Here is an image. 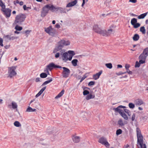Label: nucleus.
Masks as SVG:
<instances>
[{"instance_id": "obj_1", "label": "nucleus", "mask_w": 148, "mask_h": 148, "mask_svg": "<svg viewBox=\"0 0 148 148\" xmlns=\"http://www.w3.org/2000/svg\"><path fill=\"white\" fill-rule=\"evenodd\" d=\"M70 44V42L66 39H63L59 41L53 50L55 58L60 57V58L64 62H66L68 60H71L73 56L75 54L74 51L71 50L67 51L63 48L64 46H69Z\"/></svg>"}, {"instance_id": "obj_2", "label": "nucleus", "mask_w": 148, "mask_h": 148, "mask_svg": "<svg viewBox=\"0 0 148 148\" xmlns=\"http://www.w3.org/2000/svg\"><path fill=\"white\" fill-rule=\"evenodd\" d=\"M94 31L106 37L110 35L109 32L110 31L106 30L104 28L101 29L97 25H95L93 28Z\"/></svg>"}, {"instance_id": "obj_3", "label": "nucleus", "mask_w": 148, "mask_h": 148, "mask_svg": "<svg viewBox=\"0 0 148 148\" xmlns=\"http://www.w3.org/2000/svg\"><path fill=\"white\" fill-rule=\"evenodd\" d=\"M25 18L26 16L25 14H19L16 16L14 23L16 24L20 25L24 21Z\"/></svg>"}, {"instance_id": "obj_4", "label": "nucleus", "mask_w": 148, "mask_h": 148, "mask_svg": "<svg viewBox=\"0 0 148 148\" xmlns=\"http://www.w3.org/2000/svg\"><path fill=\"white\" fill-rule=\"evenodd\" d=\"M16 66H12L8 68V77L11 78L16 74Z\"/></svg>"}, {"instance_id": "obj_5", "label": "nucleus", "mask_w": 148, "mask_h": 148, "mask_svg": "<svg viewBox=\"0 0 148 148\" xmlns=\"http://www.w3.org/2000/svg\"><path fill=\"white\" fill-rule=\"evenodd\" d=\"M137 135V144L145 143L144 141L143 136L141 134V131L140 129H136Z\"/></svg>"}, {"instance_id": "obj_6", "label": "nucleus", "mask_w": 148, "mask_h": 148, "mask_svg": "<svg viewBox=\"0 0 148 148\" xmlns=\"http://www.w3.org/2000/svg\"><path fill=\"white\" fill-rule=\"evenodd\" d=\"M45 31L49 35L51 36H54L56 33V30L53 28L51 26L46 28L45 29Z\"/></svg>"}, {"instance_id": "obj_7", "label": "nucleus", "mask_w": 148, "mask_h": 148, "mask_svg": "<svg viewBox=\"0 0 148 148\" xmlns=\"http://www.w3.org/2000/svg\"><path fill=\"white\" fill-rule=\"evenodd\" d=\"M53 68H60L61 67L59 66L56 65L53 63H51L47 65L46 69L44 70V72H46L48 74H49L48 70L51 71Z\"/></svg>"}, {"instance_id": "obj_8", "label": "nucleus", "mask_w": 148, "mask_h": 148, "mask_svg": "<svg viewBox=\"0 0 148 148\" xmlns=\"http://www.w3.org/2000/svg\"><path fill=\"white\" fill-rule=\"evenodd\" d=\"M83 95L85 96V98L86 100H89L91 99H92L95 98V95L90 93L89 91L84 90L83 92Z\"/></svg>"}, {"instance_id": "obj_9", "label": "nucleus", "mask_w": 148, "mask_h": 148, "mask_svg": "<svg viewBox=\"0 0 148 148\" xmlns=\"http://www.w3.org/2000/svg\"><path fill=\"white\" fill-rule=\"evenodd\" d=\"M137 19L135 18H132L131 21V24L135 29L139 27L140 25V24L139 23H137Z\"/></svg>"}, {"instance_id": "obj_10", "label": "nucleus", "mask_w": 148, "mask_h": 148, "mask_svg": "<svg viewBox=\"0 0 148 148\" xmlns=\"http://www.w3.org/2000/svg\"><path fill=\"white\" fill-rule=\"evenodd\" d=\"M125 108V106L121 105L119 106L117 108H114L113 109L116 112H118L121 115L124 112V109Z\"/></svg>"}, {"instance_id": "obj_11", "label": "nucleus", "mask_w": 148, "mask_h": 148, "mask_svg": "<svg viewBox=\"0 0 148 148\" xmlns=\"http://www.w3.org/2000/svg\"><path fill=\"white\" fill-rule=\"evenodd\" d=\"M1 10L3 11L5 14L6 17H9L11 15V10L8 8H5V7L1 8Z\"/></svg>"}, {"instance_id": "obj_12", "label": "nucleus", "mask_w": 148, "mask_h": 148, "mask_svg": "<svg viewBox=\"0 0 148 148\" xmlns=\"http://www.w3.org/2000/svg\"><path fill=\"white\" fill-rule=\"evenodd\" d=\"M72 139L75 143H78L80 141V137L77 134H74L72 136Z\"/></svg>"}, {"instance_id": "obj_13", "label": "nucleus", "mask_w": 148, "mask_h": 148, "mask_svg": "<svg viewBox=\"0 0 148 148\" xmlns=\"http://www.w3.org/2000/svg\"><path fill=\"white\" fill-rule=\"evenodd\" d=\"M63 76L64 77H67L70 73V71L68 69L65 67H63Z\"/></svg>"}, {"instance_id": "obj_14", "label": "nucleus", "mask_w": 148, "mask_h": 148, "mask_svg": "<svg viewBox=\"0 0 148 148\" xmlns=\"http://www.w3.org/2000/svg\"><path fill=\"white\" fill-rule=\"evenodd\" d=\"M49 11V9L47 7V5L43 8V10L41 12V16L42 17H44L46 16Z\"/></svg>"}, {"instance_id": "obj_15", "label": "nucleus", "mask_w": 148, "mask_h": 148, "mask_svg": "<svg viewBox=\"0 0 148 148\" xmlns=\"http://www.w3.org/2000/svg\"><path fill=\"white\" fill-rule=\"evenodd\" d=\"M102 73V71H99L98 73L94 74L93 75V78L95 80H96L98 79L100 77V75Z\"/></svg>"}, {"instance_id": "obj_16", "label": "nucleus", "mask_w": 148, "mask_h": 148, "mask_svg": "<svg viewBox=\"0 0 148 148\" xmlns=\"http://www.w3.org/2000/svg\"><path fill=\"white\" fill-rule=\"evenodd\" d=\"M47 7L49 9V10H50L52 12L56 11V7H55L52 5H47Z\"/></svg>"}, {"instance_id": "obj_17", "label": "nucleus", "mask_w": 148, "mask_h": 148, "mask_svg": "<svg viewBox=\"0 0 148 148\" xmlns=\"http://www.w3.org/2000/svg\"><path fill=\"white\" fill-rule=\"evenodd\" d=\"M77 3L76 0H75L73 1L68 3L66 6V7H70L74 6Z\"/></svg>"}, {"instance_id": "obj_18", "label": "nucleus", "mask_w": 148, "mask_h": 148, "mask_svg": "<svg viewBox=\"0 0 148 148\" xmlns=\"http://www.w3.org/2000/svg\"><path fill=\"white\" fill-rule=\"evenodd\" d=\"M64 90H62L55 97V99H58L62 96L64 92Z\"/></svg>"}, {"instance_id": "obj_19", "label": "nucleus", "mask_w": 148, "mask_h": 148, "mask_svg": "<svg viewBox=\"0 0 148 148\" xmlns=\"http://www.w3.org/2000/svg\"><path fill=\"white\" fill-rule=\"evenodd\" d=\"M116 27V26L115 25H110L109 27V28L108 29V31H110V34H111L113 32H114V29H115Z\"/></svg>"}, {"instance_id": "obj_20", "label": "nucleus", "mask_w": 148, "mask_h": 148, "mask_svg": "<svg viewBox=\"0 0 148 148\" xmlns=\"http://www.w3.org/2000/svg\"><path fill=\"white\" fill-rule=\"evenodd\" d=\"M46 87H44L42 88L39 92L35 96L37 98L46 89Z\"/></svg>"}, {"instance_id": "obj_21", "label": "nucleus", "mask_w": 148, "mask_h": 148, "mask_svg": "<svg viewBox=\"0 0 148 148\" xmlns=\"http://www.w3.org/2000/svg\"><path fill=\"white\" fill-rule=\"evenodd\" d=\"M118 125L121 126H123L125 125V124L127 123L126 122H124L123 120L121 119H120L118 120Z\"/></svg>"}, {"instance_id": "obj_22", "label": "nucleus", "mask_w": 148, "mask_h": 148, "mask_svg": "<svg viewBox=\"0 0 148 148\" xmlns=\"http://www.w3.org/2000/svg\"><path fill=\"white\" fill-rule=\"evenodd\" d=\"M135 103L136 105L140 106L143 104L144 103L142 100L138 99L135 101Z\"/></svg>"}, {"instance_id": "obj_23", "label": "nucleus", "mask_w": 148, "mask_h": 148, "mask_svg": "<svg viewBox=\"0 0 148 148\" xmlns=\"http://www.w3.org/2000/svg\"><path fill=\"white\" fill-rule=\"evenodd\" d=\"M106 140V138L104 137H101L99 139L98 142L103 145Z\"/></svg>"}, {"instance_id": "obj_24", "label": "nucleus", "mask_w": 148, "mask_h": 148, "mask_svg": "<svg viewBox=\"0 0 148 148\" xmlns=\"http://www.w3.org/2000/svg\"><path fill=\"white\" fill-rule=\"evenodd\" d=\"M56 11H59L61 13H66V12L63 8L60 7H56Z\"/></svg>"}, {"instance_id": "obj_25", "label": "nucleus", "mask_w": 148, "mask_h": 148, "mask_svg": "<svg viewBox=\"0 0 148 148\" xmlns=\"http://www.w3.org/2000/svg\"><path fill=\"white\" fill-rule=\"evenodd\" d=\"M14 125L15 127H20L22 126L21 124L18 121H15L14 123Z\"/></svg>"}, {"instance_id": "obj_26", "label": "nucleus", "mask_w": 148, "mask_h": 148, "mask_svg": "<svg viewBox=\"0 0 148 148\" xmlns=\"http://www.w3.org/2000/svg\"><path fill=\"white\" fill-rule=\"evenodd\" d=\"M138 148H147L145 143L137 144Z\"/></svg>"}, {"instance_id": "obj_27", "label": "nucleus", "mask_w": 148, "mask_h": 148, "mask_svg": "<svg viewBox=\"0 0 148 148\" xmlns=\"http://www.w3.org/2000/svg\"><path fill=\"white\" fill-rule=\"evenodd\" d=\"M147 12L143 14L138 16V18L139 19L144 18L147 15Z\"/></svg>"}, {"instance_id": "obj_28", "label": "nucleus", "mask_w": 148, "mask_h": 148, "mask_svg": "<svg viewBox=\"0 0 148 148\" xmlns=\"http://www.w3.org/2000/svg\"><path fill=\"white\" fill-rule=\"evenodd\" d=\"M36 110V109H35L32 108L31 107L29 106L26 110V111L28 112H35Z\"/></svg>"}, {"instance_id": "obj_29", "label": "nucleus", "mask_w": 148, "mask_h": 148, "mask_svg": "<svg viewBox=\"0 0 148 148\" xmlns=\"http://www.w3.org/2000/svg\"><path fill=\"white\" fill-rule=\"evenodd\" d=\"M139 38V35L137 34H136L134 35L132 37L133 40L134 41H136L138 40Z\"/></svg>"}, {"instance_id": "obj_30", "label": "nucleus", "mask_w": 148, "mask_h": 148, "mask_svg": "<svg viewBox=\"0 0 148 148\" xmlns=\"http://www.w3.org/2000/svg\"><path fill=\"white\" fill-rule=\"evenodd\" d=\"M11 106H12V108L13 109H16L17 108V103L14 101L12 102Z\"/></svg>"}, {"instance_id": "obj_31", "label": "nucleus", "mask_w": 148, "mask_h": 148, "mask_svg": "<svg viewBox=\"0 0 148 148\" xmlns=\"http://www.w3.org/2000/svg\"><path fill=\"white\" fill-rule=\"evenodd\" d=\"M103 145H104L107 148H114V147H110V144L108 142L107 140H106Z\"/></svg>"}, {"instance_id": "obj_32", "label": "nucleus", "mask_w": 148, "mask_h": 148, "mask_svg": "<svg viewBox=\"0 0 148 148\" xmlns=\"http://www.w3.org/2000/svg\"><path fill=\"white\" fill-rule=\"evenodd\" d=\"M120 115L125 120H128V117L124 112L121 114Z\"/></svg>"}, {"instance_id": "obj_33", "label": "nucleus", "mask_w": 148, "mask_h": 148, "mask_svg": "<svg viewBox=\"0 0 148 148\" xmlns=\"http://www.w3.org/2000/svg\"><path fill=\"white\" fill-rule=\"evenodd\" d=\"M147 56H146L144 54L142 53L140 55L139 57V59H143L145 60Z\"/></svg>"}, {"instance_id": "obj_34", "label": "nucleus", "mask_w": 148, "mask_h": 148, "mask_svg": "<svg viewBox=\"0 0 148 148\" xmlns=\"http://www.w3.org/2000/svg\"><path fill=\"white\" fill-rule=\"evenodd\" d=\"M53 80L52 78H51L49 80L47 81H45L42 84V86H43L45 85H47V84L50 83V82H52Z\"/></svg>"}, {"instance_id": "obj_35", "label": "nucleus", "mask_w": 148, "mask_h": 148, "mask_svg": "<svg viewBox=\"0 0 148 148\" xmlns=\"http://www.w3.org/2000/svg\"><path fill=\"white\" fill-rule=\"evenodd\" d=\"M47 75L45 73H42L40 74V77L41 78H45L47 77Z\"/></svg>"}, {"instance_id": "obj_36", "label": "nucleus", "mask_w": 148, "mask_h": 148, "mask_svg": "<svg viewBox=\"0 0 148 148\" xmlns=\"http://www.w3.org/2000/svg\"><path fill=\"white\" fill-rule=\"evenodd\" d=\"M78 60L77 59H74L72 60L71 61V63L72 65L74 66H76L77 65V63Z\"/></svg>"}, {"instance_id": "obj_37", "label": "nucleus", "mask_w": 148, "mask_h": 148, "mask_svg": "<svg viewBox=\"0 0 148 148\" xmlns=\"http://www.w3.org/2000/svg\"><path fill=\"white\" fill-rule=\"evenodd\" d=\"M140 31L143 34H145L146 32V30L144 27H141L140 28Z\"/></svg>"}, {"instance_id": "obj_38", "label": "nucleus", "mask_w": 148, "mask_h": 148, "mask_svg": "<svg viewBox=\"0 0 148 148\" xmlns=\"http://www.w3.org/2000/svg\"><path fill=\"white\" fill-rule=\"evenodd\" d=\"M124 111L128 114V116H130L131 115V112L130 110L128 109H124Z\"/></svg>"}, {"instance_id": "obj_39", "label": "nucleus", "mask_w": 148, "mask_h": 148, "mask_svg": "<svg viewBox=\"0 0 148 148\" xmlns=\"http://www.w3.org/2000/svg\"><path fill=\"white\" fill-rule=\"evenodd\" d=\"M124 111L128 114V116H130L131 115V112L130 110L128 109H124Z\"/></svg>"}, {"instance_id": "obj_40", "label": "nucleus", "mask_w": 148, "mask_h": 148, "mask_svg": "<svg viewBox=\"0 0 148 148\" xmlns=\"http://www.w3.org/2000/svg\"><path fill=\"white\" fill-rule=\"evenodd\" d=\"M143 53L146 56H148V48L145 49L143 51Z\"/></svg>"}, {"instance_id": "obj_41", "label": "nucleus", "mask_w": 148, "mask_h": 148, "mask_svg": "<svg viewBox=\"0 0 148 148\" xmlns=\"http://www.w3.org/2000/svg\"><path fill=\"white\" fill-rule=\"evenodd\" d=\"M105 66L107 67L109 69H111L112 68V66L111 63H107L105 64Z\"/></svg>"}, {"instance_id": "obj_42", "label": "nucleus", "mask_w": 148, "mask_h": 148, "mask_svg": "<svg viewBox=\"0 0 148 148\" xmlns=\"http://www.w3.org/2000/svg\"><path fill=\"white\" fill-rule=\"evenodd\" d=\"M15 28L16 30L20 31L22 30L23 28L22 27H20L18 25H16L15 26Z\"/></svg>"}, {"instance_id": "obj_43", "label": "nucleus", "mask_w": 148, "mask_h": 148, "mask_svg": "<svg viewBox=\"0 0 148 148\" xmlns=\"http://www.w3.org/2000/svg\"><path fill=\"white\" fill-rule=\"evenodd\" d=\"M128 106L129 108L131 109H133L135 107L134 104L132 103H129Z\"/></svg>"}, {"instance_id": "obj_44", "label": "nucleus", "mask_w": 148, "mask_h": 148, "mask_svg": "<svg viewBox=\"0 0 148 148\" xmlns=\"http://www.w3.org/2000/svg\"><path fill=\"white\" fill-rule=\"evenodd\" d=\"M87 73L85 74V75H84L83 77L81 78L80 82H82L87 77Z\"/></svg>"}, {"instance_id": "obj_45", "label": "nucleus", "mask_w": 148, "mask_h": 148, "mask_svg": "<svg viewBox=\"0 0 148 148\" xmlns=\"http://www.w3.org/2000/svg\"><path fill=\"white\" fill-rule=\"evenodd\" d=\"M122 133V130L120 129H119L116 131V134L117 135H119V134H121Z\"/></svg>"}, {"instance_id": "obj_46", "label": "nucleus", "mask_w": 148, "mask_h": 148, "mask_svg": "<svg viewBox=\"0 0 148 148\" xmlns=\"http://www.w3.org/2000/svg\"><path fill=\"white\" fill-rule=\"evenodd\" d=\"M0 6H1L2 8H3L4 7H5V6L2 2V0H0Z\"/></svg>"}, {"instance_id": "obj_47", "label": "nucleus", "mask_w": 148, "mask_h": 148, "mask_svg": "<svg viewBox=\"0 0 148 148\" xmlns=\"http://www.w3.org/2000/svg\"><path fill=\"white\" fill-rule=\"evenodd\" d=\"M31 31H32L31 30H27L25 31L24 33L26 35H28L31 32Z\"/></svg>"}, {"instance_id": "obj_48", "label": "nucleus", "mask_w": 148, "mask_h": 148, "mask_svg": "<svg viewBox=\"0 0 148 148\" xmlns=\"http://www.w3.org/2000/svg\"><path fill=\"white\" fill-rule=\"evenodd\" d=\"M35 81L36 82H40L41 81V79L39 77H37L36 78Z\"/></svg>"}, {"instance_id": "obj_49", "label": "nucleus", "mask_w": 148, "mask_h": 148, "mask_svg": "<svg viewBox=\"0 0 148 148\" xmlns=\"http://www.w3.org/2000/svg\"><path fill=\"white\" fill-rule=\"evenodd\" d=\"M140 60L139 61V62L140 64H142L144 63L145 62V59H139Z\"/></svg>"}, {"instance_id": "obj_50", "label": "nucleus", "mask_w": 148, "mask_h": 148, "mask_svg": "<svg viewBox=\"0 0 148 148\" xmlns=\"http://www.w3.org/2000/svg\"><path fill=\"white\" fill-rule=\"evenodd\" d=\"M18 38V37L16 36H11L10 38V40H13L15 39H16Z\"/></svg>"}, {"instance_id": "obj_51", "label": "nucleus", "mask_w": 148, "mask_h": 148, "mask_svg": "<svg viewBox=\"0 0 148 148\" xmlns=\"http://www.w3.org/2000/svg\"><path fill=\"white\" fill-rule=\"evenodd\" d=\"M108 14H105L104 13L101 14L100 15V17H105L108 16Z\"/></svg>"}, {"instance_id": "obj_52", "label": "nucleus", "mask_w": 148, "mask_h": 148, "mask_svg": "<svg viewBox=\"0 0 148 148\" xmlns=\"http://www.w3.org/2000/svg\"><path fill=\"white\" fill-rule=\"evenodd\" d=\"M124 148H133V147L130 146L128 144H126L124 146Z\"/></svg>"}, {"instance_id": "obj_53", "label": "nucleus", "mask_w": 148, "mask_h": 148, "mask_svg": "<svg viewBox=\"0 0 148 148\" xmlns=\"http://www.w3.org/2000/svg\"><path fill=\"white\" fill-rule=\"evenodd\" d=\"M129 2L132 3H136L137 2V0H129Z\"/></svg>"}, {"instance_id": "obj_54", "label": "nucleus", "mask_w": 148, "mask_h": 148, "mask_svg": "<svg viewBox=\"0 0 148 148\" xmlns=\"http://www.w3.org/2000/svg\"><path fill=\"white\" fill-rule=\"evenodd\" d=\"M88 0H82L83 2L82 5V7H83L85 3H86L88 1Z\"/></svg>"}, {"instance_id": "obj_55", "label": "nucleus", "mask_w": 148, "mask_h": 148, "mask_svg": "<svg viewBox=\"0 0 148 148\" xmlns=\"http://www.w3.org/2000/svg\"><path fill=\"white\" fill-rule=\"evenodd\" d=\"M135 116L136 115L135 114H133L132 116V121H133L135 119Z\"/></svg>"}, {"instance_id": "obj_56", "label": "nucleus", "mask_w": 148, "mask_h": 148, "mask_svg": "<svg viewBox=\"0 0 148 148\" xmlns=\"http://www.w3.org/2000/svg\"><path fill=\"white\" fill-rule=\"evenodd\" d=\"M140 64L139 62H138L137 61L136 63V64L135 65V67H138L140 66Z\"/></svg>"}, {"instance_id": "obj_57", "label": "nucleus", "mask_w": 148, "mask_h": 148, "mask_svg": "<svg viewBox=\"0 0 148 148\" xmlns=\"http://www.w3.org/2000/svg\"><path fill=\"white\" fill-rule=\"evenodd\" d=\"M95 84V82L93 81L90 82L88 84V86H92Z\"/></svg>"}, {"instance_id": "obj_58", "label": "nucleus", "mask_w": 148, "mask_h": 148, "mask_svg": "<svg viewBox=\"0 0 148 148\" xmlns=\"http://www.w3.org/2000/svg\"><path fill=\"white\" fill-rule=\"evenodd\" d=\"M125 73H126V72H120L118 73H116V74L117 75H120L124 74Z\"/></svg>"}, {"instance_id": "obj_59", "label": "nucleus", "mask_w": 148, "mask_h": 148, "mask_svg": "<svg viewBox=\"0 0 148 148\" xmlns=\"http://www.w3.org/2000/svg\"><path fill=\"white\" fill-rule=\"evenodd\" d=\"M125 72L126 73H127L130 74H132V72L130 71L129 69H126V71Z\"/></svg>"}, {"instance_id": "obj_60", "label": "nucleus", "mask_w": 148, "mask_h": 148, "mask_svg": "<svg viewBox=\"0 0 148 148\" xmlns=\"http://www.w3.org/2000/svg\"><path fill=\"white\" fill-rule=\"evenodd\" d=\"M11 36L9 35H6L4 36V37L10 40V38Z\"/></svg>"}, {"instance_id": "obj_61", "label": "nucleus", "mask_w": 148, "mask_h": 148, "mask_svg": "<svg viewBox=\"0 0 148 148\" xmlns=\"http://www.w3.org/2000/svg\"><path fill=\"white\" fill-rule=\"evenodd\" d=\"M130 67V65L128 64H126L125 65V67L126 69H129V68Z\"/></svg>"}, {"instance_id": "obj_62", "label": "nucleus", "mask_w": 148, "mask_h": 148, "mask_svg": "<svg viewBox=\"0 0 148 148\" xmlns=\"http://www.w3.org/2000/svg\"><path fill=\"white\" fill-rule=\"evenodd\" d=\"M3 40L2 38H0V45L1 46H3Z\"/></svg>"}, {"instance_id": "obj_63", "label": "nucleus", "mask_w": 148, "mask_h": 148, "mask_svg": "<svg viewBox=\"0 0 148 148\" xmlns=\"http://www.w3.org/2000/svg\"><path fill=\"white\" fill-rule=\"evenodd\" d=\"M10 47V45L9 44H8L4 46L5 48L6 49H8Z\"/></svg>"}, {"instance_id": "obj_64", "label": "nucleus", "mask_w": 148, "mask_h": 148, "mask_svg": "<svg viewBox=\"0 0 148 148\" xmlns=\"http://www.w3.org/2000/svg\"><path fill=\"white\" fill-rule=\"evenodd\" d=\"M55 27L57 28H59L60 27V26L59 24H56L55 25Z\"/></svg>"}]
</instances>
